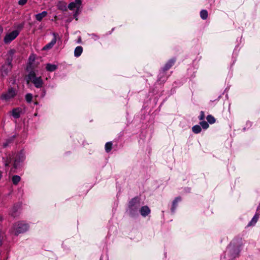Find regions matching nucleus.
<instances>
[{
    "label": "nucleus",
    "instance_id": "f257e3e1",
    "mask_svg": "<svg viewBox=\"0 0 260 260\" xmlns=\"http://www.w3.org/2000/svg\"><path fill=\"white\" fill-rule=\"evenodd\" d=\"M28 229V226L26 224L23 222H18L15 224L13 229V233L15 235L23 233Z\"/></svg>",
    "mask_w": 260,
    "mask_h": 260
},
{
    "label": "nucleus",
    "instance_id": "f03ea898",
    "mask_svg": "<svg viewBox=\"0 0 260 260\" xmlns=\"http://www.w3.org/2000/svg\"><path fill=\"white\" fill-rule=\"evenodd\" d=\"M140 207V201L138 198L133 199L129 203V208L130 213L134 215L135 212L138 210Z\"/></svg>",
    "mask_w": 260,
    "mask_h": 260
},
{
    "label": "nucleus",
    "instance_id": "7ed1b4c3",
    "mask_svg": "<svg viewBox=\"0 0 260 260\" xmlns=\"http://www.w3.org/2000/svg\"><path fill=\"white\" fill-rule=\"evenodd\" d=\"M16 95L15 90L12 88H9L7 92L4 93L1 95V99L5 101H8L14 98Z\"/></svg>",
    "mask_w": 260,
    "mask_h": 260
},
{
    "label": "nucleus",
    "instance_id": "20e7f679",
    "mask_svg": "<svg viewBox=\"0 0 260 260\" xmlns=\"http://www.w3.org/2000/svg\"><path fill=\"white\" fill-rule=\"evenodd\" d=\"M19 31L15 30L7 34L4 38V42L6 44L10 43L14 40L19 35Z\"/></svg>",
    "mask_w": 260,
    "mask_h": 260
},
{
    "label": "nucleus",
    "instance_id": "39448f33",
    "mask_svg": "<svg viewBox=\"0 0 260 260\" xmlns=\"http://www.w3.org/2000/svg\"><path fill=\"white\" fill-rule=\"evenodd\" d=\"M38 79L35 72H31L26 78L27 84H28L30 82L34 83Z\"/></svg>",
    "mask_w": 260,
    "mask_h": 260
},
{
    "label": "nucleus",
    "instance_id": "423d86ee",
    "mask_svg": "<svg viewBox=\"0 0 260 260\" xmlns=\"http://www.w3.org/2000/svg\"><path fill=\"white\" fill-rule=\"evenodd\" d=\"M81 4V0H76L74 2L71 3L68 6L70 10H73L74 8H78Z\"/></svg>",
    "mask_w": 260,
    "mask_h": 260
},
{
    "label": "nucleus",
    "instance_id": "0eeeda50",
    "mask_svg": "<svg viewBox=\"0 0 260 260\" xmlns=\"http://www.w3.org/2000/svg\"><path fill=\"white\" fill-rule=\"evenodd\" d=\"M53 35L54 36V39L51 41L50 43H49V44H47L46 46H45L43 48V50H48V49H51L54 45V44L56 43V34L55 33H54L53 34Z\"/></svg>",
    "mask_w": 260,
    "mask_h": 260
},
{
    "label": "nucleus",
    "instance_id": "6e6552de",
    "mask_svg": "<svg viewBox=\"0 0 260 260\" xmlns=\"http://www.w3.org/2000/svg\"><path fill=\"white\" fill-rule=\"evenodd\" d=\"M150 212V210L147 206H144L141 208L140 210V213L143 216H145L148 215Z\"/></svg>",
    "mask_w": 260,
    "mask_h": 260
},
{
    "label": "nucleus",
    "instance_id": "1a4fd4ad",
    "mask_svg": "<svg viewBox=\"0 0 260 260\" xmlns=\"http://www.w3.org/2000/svg\"><path fill=\"white\" fill-rule=\"evenodd\" d=\"M47 15V12L46 11H43L41 13L35 15V17L36 19L41 21L44 17H45Z\"/></svg>",
    "mask_w": 260,
    "mask_h": 260
},
{
    "label": "nucleus",
    "instance_id": "9d476101",
    "mask_svg": "<svg viewBox=\"0 0 260 260\" xmlns=\"http://www.w3.org/2000/svg\"><path fill=\"white\" fill-rule=\"evenodd\" d=\"M12 112L13 116L15 118H18L20 117L21 109L20 108H16L13 109Z\"/></svg>",
    "mask_w": 260,
    "mask_h": 260
},
{
    "label": "nucleus",
    "instance_id": "9b49d317",
    "mask_svg": "<svg viewBox=\"0 0 260 260\" xmlns=\"http://www.w3.org/2000/svg\"><path fill=\"white\" fill-rule=\"evenodd\" d=\"M83 51L82 47L81 46H78L75 48L74 54L75 56L78 57L79 56Z\"/></svg>",
    "mask_w": 260,
    "mask_h": 260
},
{
    "label": "nucleus",
    "instance_id": "f8f14e48",
    "mask_svg": "<svg viewBox=\"0 0 260 260\" xmlns=\"http://www.w3.org/2000/svg\"><path fill=\"white\" fill-rule=\"evenodd\" d=\"M4 159H5V166H9V164L11 162V160L12 159V156L10 155H7L6 157L5 158L4 157Z\"/></svg>",
    "mask_w": 260,
    "mask_h": 260
},
{
    "label": "nucleus",
    "instance_id": "ddd939ff",
    "mask_svg": "<svg viewBox=\"0 0 260 260\" xmlns=\"http://www.w3.org/2000/svg\"><path fill=\"white\" fill-rule=\"evenodd\" d=\"M34 84L37 88H40L43 84V81L41 77H39L38 79L34 83Z\"/></svg>",
    "mask_w": 260,
    "mask_h": 260
},
{
    "label": "nucleus",
    "instance_id": "4468645a",
    "mask_svg": "<svg viewBox=\"0 0 260 260\" xmlns=\"http://www.w3.org/2000/svg\"><path fill=\"white\" fill-rule=\"evenodd\" d=\"M46 68L47 71L52 72L56 69V66H55V64L48 63L46 65Z\"/></svg>",
    "mask_w": 260,
    "mask_h": 260
},
{
    "label": "nucleus",
    "instance_id": "2eb2a0df",
    "mask_svg": "<svg viewBox=\"0 0 260 260\" xmlns=\"http://www.w3.org/2000/svg\"><path fill=\"white\" fill-rule=\"evenodd\" d=\"M192 131L195 134L199 133L201 131V128L200 126L198 125H194L192 128Z\"/></svg>",
    "mask_w": 260,
    "mask_h": 260
},
{
    "label": "nucleus",
    "instance_id": "dca6fc26",
    "mask_svg": "<svg viewBox=\"0 0 260 260\" xmlns=\"http://www.w3.org/2000/svg\"><path fill=\"white\" fill-rule=\"evenodd\" d=\"M201 17L203 19H206L208 17V12L206 10H202L200 13Z\"/></svg>",
    "mask_w": 260,
    "mask_h": 260
},
{
    "label": "nucleus",
    "instance_id": "f3484780",
    "mask_svg": "<svg viewBox=\"0 0 260 260\" xmlns=\"http://www.w3.org/2000/svg\"><path fill=\"white\" fill-rule=\"evenodd\" d=\"M208 122L211 124H213L215 122V119L212 115H208L207 117Z\"/></svg>",
    "mask_w": 260,
    "mask_h": 260
},
{
    "label": "nucleus",
    "instance_id": "a211bd4d",
    "mask_svg": "<svg viewBox=\"0 0 260 260\" xmlns=\"http://www.w3.org/2000/svg\"><path fill=\"white\" fill-rule=\"evenodd\" d=\"M20 177L19 176H14L12 178V181L14 184H17V183L20 181Z\"/></svg>",
    "mask_w": 260,
    "mask_h": 260
},
{
    "label": "nucleus",
    "instance_id": "6ab92c4d",
    "mask_svg": "<svg viewBox=\"0 0 260 260\" xmlns=\"http://www.w3.org/2000/svg\"><path fill=\"white\" fill-rule=\"evenodd\" d=\"M181 200L180 198H176L173 203V206L172 208V210L174 211L176 207L177 203Z\"/></svg>",
    "mask_w": 260,
    "mask_h": 260
},
{
    "label": "nucleus",
    "instance_id": "aec40b11",
    "mask_svg": "<svg viewBox=\"0 0 260 260\" xmlns=\"http://www.w3.org/2000/svg\"><path fill=\"white\" fill-rule=\"evenodd\" d=\"M15 51L11 50L9 52V57H8V60L9 61V64L11 65V61L12 60V55L14 54Z\"/></svg>",
    "mask_w": 260,
    "mask_h": 260
},
{
    "label": "nucleus",
    "instance_id": "412c9836",
    "mask_svg": "<svg viewBox=\"0 0 260 260\" xmlns=\"http://www.w3.org/2000/svg\"><path fill=\"white\" fill-rule=\"evenodd\" d=\"M112 144L111 142H108L105 145V149L107 152L110 151L112 149Z\"/></svg>",
    "mask_w": 260,
    "mask_h": 260
},
{
    "label": "nucleus",
    "instance_id": "4be33fe9",
    "mask_svg": "<svg viewBox=\"0 0 260 260\" xmlns=\"http://www.w3.org/2000/svg\"><path fill=\"white\" fill-rule=\"evenodd\" d=\"M258 218V215L256 214L254 216V217L252 218V220L251 221V222H250L249 225H252V224L255 223L257 222Z\"/></svg>",
    "mask_w": 260,
    "mask_h": 260
},
{
    "label": "nucleus",
    "instance_id": "5701e85b",
    "mask_svg": "<svg viewBox=\"0 0 260 260\" xmlns=\"http://www.w3.org/2000/svg\"><path fill=\"white\" fill-rule=\"evenodd\" d=\"M200 123L204 129H207L209 127V124L205 121H203L201 122Z\"/></svg>",
    "mask_w": 260,
    "mask_h": 260
},
{
    "label": "nucleus",
    "instance_id": "b1692460",
    "mask_svg": "<svg viewBox=\"0 0 260 260\" xmlns=\"http://www.w3.org/2000/svg\"><path fill=\"white\" fill-rule=\"evenodd\" d=\"M32 98V95L31 94L28 93L25 96V99L28 102H30Z\"/></svg>",
    "mask_w": 260,
    "mask_h": 260
},
{
    "label": "nucleus",
    "instance_id": "393cba45",
    "mask_svg": "<svg viewBox=\"0 0 260 260\" xmlns=\"http://www.w3.org/2000/svg\"><path fill=\"white\" fill-rule=\"evenodd\" d=\"M17 168V163L15 161L13 164V167L11 169V171L13 173H15Z\"/></svg>",
    "mask_w": 260,
    "mask_h": 260
},
{
    "label": "nucleus",
    "instance_id": "a878e982",
    "mask_svg": "<svg viewBox=\"0 0 260 260\" xmlns=\"http://www.w3.org/2000/svg\"><path fill=\"white\" fill-rule=\"evenodd\" d=\"M205 118V114H204V112L203 111H201V115L199 117V119L201 120H202L204 119Z\"/></svg>",
    "mask_w": 260,
    "mask_h": 260
},
{
    "label": "nucleus",
    "instance_id": "bb28decb",
    "mask_svg": "<svg viewBox=\"0 0 260 260\" xmlns=\"http://www.w3.org/2000/svg\"><path fill=\"white\" fill-rule=\"evenodd\" d=\"M27 0H20L19 2H18V4L19 5H25L26 2H27Z\"/></svg>",
    "mask_w": 260,
    "mask_h": 260
},
{
    "label": "nucleus",
    "instance_id": "cd10ccee",
    "mask_svg": "<svg viewBox=\"0 0 260 260\" xmlns=\"http://www.w3.org/2000/svg\"><path fill=\"white\" fill-rule=\"evenodd\" d=\"M35 59V57L34 55H30L29 57V58L30 62L34 61Z\"/></svg>",
    "mask_w": 260,
    "mask_h": 260
},
{
    "label": "nucleus",
    "instance_id": "c85d7f7f",
    "mask_svg": "<svg viewBox=\"0 0 260 260\" xmlns=\"http://www.w3.org/2000/svg\"><path fill=\"white\" fill-rule=\"evenodd\" d=\"M10 142V141H8L6 143L4 144V147H6L8 145V143Z\"/></svg>",
    "mask_w": 260,
    "mask_h": 260
},
{
    "label": "nucleus",
    "instance_id": "c756f323",
    "mask_svg": "<svg viewBox=\"0 0 260 260\" xmlns=\"http://www.w3.org/2000/svg\"><path fill=\"white\" fill-rule=\"evenodd\" d=\"M2 238H3V235L0 234V246L2 244Z\"/></svg>",
    "mask_w": 260,
    "mask_h": 260
},
{
    "label": "nucleus",
    "instance_id": "7c9ffc66",
    "mask_svg": "<svg viewBox=\"0 0 260 260\" xmlns=\"http://www.w3.org/2000/svg\"><path fill=\"white\" fill-rule=\"evenodd\" d=\"M257 209H258V210H260V204H259V206H258V207Z\"/></svg>",
    "mask_w": 260,
    "mask_h": 260
},
{
    "label": "nucleus",
    "instance_id": "2f4dec72",
    "mask_svg": "<svg viewBox=\"0 0 260 260\" xmlns=\"http://www.w3.org/2000/svg\"><path fill=\"white\" fill-rule=\"evenodd\" d=\"M80 41H81V39L80 38V39H79V42H80Z\"/></svg>",
    "mask_w": 260,
    "mask_h": 260
}]
</instances>
